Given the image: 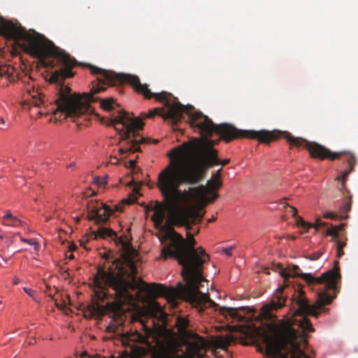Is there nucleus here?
Returning <instances> with one entry per match:
<instances>
[{
	"mask_svg": "<svg viewBox=\"0 0 358 358\" xmlns=\"http://www.w3.org/2000/svg\"><path fill=\"white\" fill-rule=\"evenodd\" d=\"M144 93L146 97L155 96L158 100L164 101L169 108L166 117L172 118V124L176 125L184 117V113L187 115V123L190 127L199 134L202 138H192L188 142L172 149L166 157H217V150L215 145L218 141L223 140L229 143L238 138H247L257 140L261 143L268 144L284 138L292 147L305 148L310 157H340L341 152H334L324 146L301 137H294L287 131L278 130H241L229 123L215 124L211 119L203 113L196 110L191 105L184 106L172 94L163 91L159 93H151L144 86Z\"/></svg>",
	"mask_w": 358,
	"mask_h": 358,
	"instance_id": "1",
	"label": "nucleus"
},
{
	"mask_svg": "<svg viewBox=\"0 0 358 358\" xmlns=\"http://www.w3.org/2000/svg\"><path fill=\"white\" fill-rule=\"evenodd\" d=\"M337 273L329 270L320 277L311 273L304 274L303 279L310 289L316 293L317 300L310 304L303 294H299L293 299L296 306L292 317L282 322L281 327L274 330L272 336H265L264 345L266 354L271 358H306L302 346L307 344L306 332L314 329L307 315L315 317L322 312L329 309L324 306L331 303L334 296L329 293L336 287Z\"/></svg>",
	"mask_w": 358,
	"mask_h": 358,
	"instance_id": "2",
	"label": "nucleus"
},
{
	"mask_svg": "<svg viewBox=\"0 0 358 358\" xmlns=\"http://www.w3.org/2000/svg\"><path fill=\"white\" fill-rule=\"evenodd\" d=\"M156 227L164 229V235L159 237L162 244L168 241L161 250V257L166 259H176L182 266V275L185 282L184 291L187 301L199 309L210 301L208 295L199 290L200 284L204 281L202 275V265L208 260V255L201 247L195 248L196 241L193 235L187 232V240L168 226L166 212L163 206L158 204L152 216Z\"/></svg>",
	"mask_w": 358,
	"mask_h": 358,
	"instance_id": "3",
	"label": "nucleus"
},
{
	"mask_svg": "<svg viewBox=\"0 0 358 358\" xmlns=\"http://www.w3.org/2000/svg\"><path fill=\"white\" fill-rule=\"evenodd\" d=\"M85 66L88 68L92 74L99 76L96 82L92 83L90 92L83 93L82 96L76 93L72 94L71 89L69 87L59 84L57 87L56 98L54 100L56 108L53 109L49 108L48 104L45 100V96L41 92L35 90L34 86H27L25 90L31 96V99L23 101L22 102V107L28 106L29 109L31 107L38 108V114L40 116L50 113L55 115L59 113L60 115L58 118H62V115H64V119L67 117H76L90 113L92 107L90 103L98 101L100 102L101 108L107 111L112 110L115 104L113 98L101 99L99 97H96L95 94L104 91L106 89L105 85H116L126 83V82L112 83L105 78L103 73L94 72L92 68L99 69V67L91 64H85ZM127 83L129 84V82H127Z\"/></svg>",
	"mask_w": 358,
	"mask_h": 358,
	"instance_id": "4",
	"label": "nucleus"
},
{
	"mask_svg": "<svg viewBox=\"0 0 358 358\" xmlns=\"http://www.w3.org/2000/svg\"><path fill=\"white\" fill-rule=\"evenodd\" d=\"M94 72H101L108 80L112 83H118L122 82H129V85L135 90V91L144 96L145 99H150L152 98L162 102L164 107L166 109L164 112L163 108H155L150 110L148 113H142L139 117H131L128 113L124 110H119L117 115L113 118L105 120L101 118V122L107 126H112L118 131L120 137L122 140L121 145L118 147V151L120 155L127 154L131 155L136 152H141L142 148L141 144L147 143L149 141L139 135L138 132L143 129L144 126L143 119L153 118L156 115L162 117L164 120H171V117H166L169 113V108L165 106L164 101L158 100L155 96L150 98L146 97L143 92L144 86L147 90L152 93L146 84H142L137 76L126 73H117L113 71H106L102 69L92 68Z\"/></svg>",
	"mask_w": 358,
	"mask_h": 358,
	"instance_id": "5",
	"label": "nucleus"
},
{
	"mask_svg": "<svg viewBox=\"0 0 358 358\" xmlns=\"http://www.w3.org/2000/svg\"><path fill=\"white\" fill-rule=\"evenodd\" d=\"M0 34L15 41L25 52L38 59L44 66L54 68L60 64L63 67L52 73L50 83H60L74 76L72 69L78 65V62L44 35L34 30L27 31L24 27L9 22L1 23Z\"/></svg>",
	"mask_w": 358,
	"mask_h": 358,
	"instance_id": "6",
	"label": "nucleus"
},
{
	"mask_svg": "<svg viewBox=\"0 0 358 358\" xmlns=\"http://www.w3.org/2000/svg\"><path fill=\"white\" fill-rule=\"evenodd\" d=\"M208 158H170L168 165L159 173L157 187L168 208L179 206L189 198L192 201L203 199L201 189L189 187V194L179 189L180 185H196L203 178ZM219 159L220 158H215Z\"/></svg>",
	"mask_w": 358,
	"mask_h": 358,
	"instance_id": "7",
	"label": "nucleus"
},
{
	"mask_svg": "<svg viewBox=\"0 0 358 358\" xmlns=\"http://www.w3.org/2000/svg\"><path fill=\"white\" fill-rule=\"evenodd\" d=\"M105 258L108 262H112L113 264H116L118 273H115L110 266H109L108 271L105 267L99 266L94 276L93 282L94 286L99 290H103L107 287L112 288L117 300H131L133 295L130 291H134L137 288L135 278L131 277V274L127 273L123 268H120L117 262L118 259H113L108 255H106Z\"/></svg>",
	"mask_w": 358,
	"mask_h": 358,
	"instance_id": "8",
	"label": "nucleus"
},
{
	"mask_svg": "<svg viewBox=\"0 0 358 358\" xmlns=\"http://www.w3.org/2000/svg\"><path fill=\"white\" fill-rule=\"evenodd\" d=\"M96 238H100L113 241L120 248L122 255H127L132 252V245L129 236L124 234L119 236L115 231L107 227L101 225L94 231Z\"/></svg>",
	"mask_w": 358,
	"mask_h": 358,
	"instance_id": "9",
	"label": "nucleus"
},
{
	"mask_svg": "<svg viewBox=\"0 0 358 358\" xmlns=\"http://www.w3.org/2000/svg\"><path fill=\"white\" fill-rule=\"evenodd\" d=\"M285 286H279L273 292L271 300L263 304L261 310L264 317L271 320L274 319L275 316L272 314V312L285 306L287 298V294L285 293Z\"/></svg>",
	"mask_w": 358,
	"mask_h": 358,
	"instance_id": "10",
	"label": "nucleus"
},
{
	"mask_svg": "<svg viewBox=\"0 0 358 358\" xmlns=\"http://www.w3.org/2000/svg\"><path fill=\"white\" fill-rule=\"evenodd\" d=\"M88 217L97 224L106 222L113 213L110 207L102 202L96 201L88 204Z\"/></svg>",
	"mask_w": 358,
	"mask_h": 358,
	"instance_id": "11",
	"label": "nucleus"
},
{
	"mask_svg": "<svg viewBox=\"0 0 358 358\" xmlns=\"http://www.w3.org/2000/svg\"><path fill=\"white\" fill-rule=\"evenodd\" d=\"M19 71L17 69L10 65L0 66V87H8L14 84L19 79Z\"/></svg>",
	"mask_w": 358,
	"mask_h": 358,
	"instance_id": "12",
	"label": "nucleus"
},
{
	"mask_svg": "<svg viewBox=\"0 0 358 358\" xmlns=\"http://www.w3.org/2000/svg\"><path fill=\"white\" fill-rule=\"evenodd\" d=\"M179 347L173 343H169L163 346L155 358H183L186 356V353L182 351L179 353Z\"/></svg>",
	"mask_w": 358,
	"mask_h": 358,
	"instance_id": "13",
	"label": "nucleus"
},
{
	"mask_svg": "<svg viewBox=\"0 0 358 358\" xmlns=\"http://www.w3.org/2000/svg\"><path fill=\"white\" fill-rule=\"evenodd\" d=\"M345 227V223H341L338 225H331L328 227L326 229V234L327 236H329L332 238H339L342 234H345V233L341 232L344 230Z\"/></svg>",
	"mask_w": 358,
	"mask_h": 358,
	"instance_id": "14",
	"label": "nucleus"
},
{
	"mask_svg": "<svg viewBox=\"0 0 358 358\" xmlns=\"http://www.w3.org/2000/svg\"><path fill=\"white\" fill-rule=\"evenodd\" d=\"M287 213L295 218L296 224L299 227L303 229H308L310 227L309 223L305 222L301 217L297 215V210L294 207L289 206Z\"/></svg>",
	"mask_w": 358,
	"mask_h": 358,
	"instance_id": "15",
	"label": "nucleus"
},
{
	"mask_svg": "<svg viewBox=\"0 0 358 358\" xmlns=\"http://www.w3.org/2000/svg\"><path fill=\"white\" fill-rule=\"evenodd\" d=\"M336 245L337 257H341L344 255L343 248L346 245L347 236L346 234H342L339 238H333Z\"/></svg>",
	"mask_w": 358,
	"mask_h": 358,
	"instance_id": "16",
	"label": "nucleus"
},
{
	"mask_svg": "<svg viewBox=\"0 0 358 358\" xmlns=\"http://www.w3.org/2000/svg\"><path fill=\"white\" fill-rule=\"evenodd\" d=\"M273 270L278 272L280 277L284 280H286L291 276V274L282 266V264L274 266Z\"/></svg>",
	"mask_w": 358,
	"mask_h": 358,
	"instance_id": "17",
	"label": "nucleus"
},
{
	"mask_svg": "<svg viewBox=\"0 0 358 358\" xmlns=\"http://www.w3.org/2000/svg\"><path fill=\"white\" fill-rule=\"evenodd\" d=\"M107 178H108V176L106 175H105L103 176H94L93 178L92 182L94 185H97L99 187H102L106 185Z\"/></svg>",
	"mask_w": 358,
	"mask_h": 358,
	"instance_id": "18",
	"label": "nucleus"
},
{
	"mask_svg": "<svg viewBox=\"0 0 358 358\" xmlns=\"http://www.w3.org/2000/svg\"><path fill=\"white\" fill-rule=\"evenodd\" d=\"M324 251H323V249L322 248H320V250H318L316 252H313L310 254H308L306 255V258L307 259H309V260H311V261H315V260H317L319 259L322 255L323 254Z\"/></svg>",
	"mask_w": 358,
	"mask_h": 358,
	"instance_id": "19",
	"label": "nucleus"
},
{
	"mask_svg": "<svg viewBox=\"0 0 358 358\" xmlns=\"http://www.w3.org/2000/svg\"><path fill=\"white\" fill-rule=\"evenodd\" d=\"M177 324L178 326V328L181 331H184L186 329V328L189 325V321L187 319L184 317H178L177 319Z\"/></svg>",
	"mask_w": 358,
	"mask_h": 358,
	"instance_id": "20",
	"label": "nucleus"
},
{
	"mask_svg": "<svg viewBox=\"0 0 358 358\" xmlns=\"http://www.w3.org/2000/svg\"><path fill=\"white\" fill-rule=\"evenodd\" d=\"M150 287V291L153 293L159 294L162 292V285L153 282L148 285Z\"/></svg>",
	"mask_w": 358,
	"mask_h": 358,
	"instance_id": "21",
	"label": "nucleus"
},
{
	"mask_svg": "<svg viewBox=\"0 0 358 358\" xmlns=\"http://www.w3.org/2000/svg\"><path fill=\"white\" fill-rule=\"evenodd\" d=\"M173 222L176 225H182L186 222V219L181 215H176L173 217Z\"/></svg>",
	"mask_w": 358,
	"mask_h": 358,
	"instance_id": "22",
	"label": "nucleus"
},
{
	"mask_svg": "<svg viewBox=\"0 0 358 358\" xmlns=\"http://www.w3.org/2000/svg\"><path fill=\"white\" fill-rule=\"evenodd\" d=\"M18 236H20V235L17 233L13 234L12 236H7L5 237V243L8 245H10L15 241V238H17Z\"/></svg>",
	"mask_w": 358,
	"mask_h": 358,
	"instance_id": "23",
	"label": "nucleus"
},
{
	"mask_svg": "<svg viewBox=\"0 0 358 358\" xmlns=\"http://www.w3.org/2000/svg\"><path fill=\"white\" fill-rule=\"evenodd\" d=\"M323 216L326 219L336 220L338 217V214L332 211H326Z\"/></svg>",
	"mask_w": 358,
	"mask_h": 358,
	"instance_id": "24",
	"label": "nucleus"
},
{
	"mask_svg": "<svg viewBox=\"0 0 358 358\" xmlns=\"http://www.w3.org/2000/svg\"><path fill=\"white\" fill-rule=\"evenodd\" d=\"M3 219L6 221L14 220L15 222H19V218L12 215L10 211H7L3 217Z\"/></svg>",
	"mask_w": 358,
	"mask_h": 358,
	"instance_id": "25",
	"label": "nucleus"
},
{
	"mask_svg": "<svg viewBox=\"0 0 358 358\" xmlns=\"http://www.w3.org/2000/svg\"><path fill=\"white\" fill-rule=\"evenodd\" d=\"M23 290L24 291V292L27 294H28L29 296H31V298L35 299V294L36 293V292L35 290H34L33 289H31L30 287H24Z\"/></svg>",
	"mask_w": 358,
	"mask_h": 358,
	"instance_id": "26",
	"label": "nucleus"
},
{
	"mask_svg": "<svg viewBox=\"0 0 358 358\" xmlns=\"http://www.w3.org/2000/svg\"><path fill=\"white\" fill-rule=\"evenodd\" d=\"M19 237L22 242L26 243L30 245H34L35 247H36L37 243L36 241H34L33 239H28V238H25L21 237V236H19Z\"/></svg>",
	"mask_w": 358,
	"mask_h": 358,
	"instance_id": "27",
	"label": "nucleus"
},
{
	"mask_svg": "<svg viewBox=\"0 0 358 358\" xmlns=\"http://www.w3.org/2000/svg\"><path fill=\"white\" fill-rule=\"evenodd\" d=\"M6 225L18 227L22 224V222L19 219V222H15L14 220H10L8 222L4 223Z\"/></svg>",
	"mask_w": 358,
	"mask_h": 358,
	"instance_id": "28",
	"label": "nucleus"
},
{
	"mask_svg": "<svg viewBox=\"0 0 358 358\" xmlns=\"http://www.w3.org/2000/svg\"><path fill=\"white\" fill-rule=\"evenodd\" d=\"M129 168L131 169L133 172H136L139 170V168L136 165V162L130 160L129 162Z\"/></svg>",
	"mask_w": 358,
	"mask_h": 358,
	"instance_id": "29",
	"label": "nucleus"
},
{
	"mask_svg": "<svg viewBox=\"0 0 358 358\" xmlns=\"http://www.w3.org/2000/svg\"><path fill=\"white\" fill-rule=\"evenodd\" d=\"M234 248L232 246L223 248L224 253L228 257H231L232 255L231 250Z\"/></svg>",
	"mask_w": 358,
	"mask_h": 358,
	"instance_id": "30",
	"label": "nucleus"
},
{
	"mask_svg": "<svg viewBox=\"0 0 358 358\" xmlns=\"http://www.w3.org/2000/svg\"><path fill=\"white\" fill-rule=\"evenodd\" d=\"M217 196H218V194H217L216 192H214V193L213 194V196H212V198H211V199H210L208 200V201H210V202L213 201L215 199H217Z\"/></svg>",
	"mask_w": 358,
	"mask_h": 358,
	"instance_id": "31",
	"label": "nucleus"
},
{
	"mask_svg": "<svg viewBox=\"0 0 358 358\" xmlns=\"http://www.w3.org/2000/svg\"><path fill=\"white\" fill-rule=\"evenodd\" d=\"M316 224H317L318 227H322V225L325 224V223H324L320 220H317V222H316Z\"/></svg>",
	"mask_w": 358,
	"mask_h": 358,
	"instance_id": "32",
	"label": "nucleus"
},
{
	"mask_svg": "<svg viewBox=\"0 0 358 358\" xmlns=\"http://www.w3.org/2000/svg\"><path fill=\"white\" fill-rule=\"evenodd\" d=\"M351 171L352 169L348 171H345L343 173V178H346Z\"/></svg>",
	"mask_w": 358,
	"mask_h": 358,
	"instance_id": "33",
	"label": "nucleus"
},
{
	"mask_svg": "<svg viewBox=\"0 0 358 358\" xmlns=\"http://www.w3.org/2000/svg\"><path fill=\"white\" fill-rule=\"evenodd\" d=\"M20 282V279L17 277L13 278V284L17 285Z\"/></svg>",
	"mask_w": 358,
	"mask_h": 358,
	"instance_id": "34",
	"label": "nucleus"
},
{
	"mask_svg": "<svg viewBox=\"0 0 358 358\" xmlns=\"http://www.w3.org/2000/svg\"><path fill=\"white\" fill-rule=\"evenodd\" d=\"M136 272H137L136 268L134 266H131V274L135 275Z\"/></svg>",
	"mask_w": 358,
	"mask_h": 358,
	"instance_id": "35",
	"label": "nucleus"
},
{
	"mask_svg": "<svg viewBox=\"0 0 358 358\" xmlns=\"http://www.w3.org/2000/svg\"><path fill=\"white\" fill-rule=\"evenodd\" d=\"M0 123L2 124H5V120L3 117H0Z\"/></svg>",
	"mask_w": 358,
	"mask_h": 358,
	"instance_id": "36",
	"label": "nucleus"
},
{
	"mask_svg": "<svg viewBox=\"0 0 358 358\" xmlns=\"http://www.w3.org/2000/svg\"><path fill=\"white\" fill-rule=\"evenodd\" d=\"M345 209L348 210L350 209V206L348 204H345Z\"/></svg>",
	"mask_w": 358,
	"mask_h": 358,
	"instance_id": "37",
	"label": "nucleus"
},
{
	"mask_svg": "<svg viewBox=\"0 0 358 358\" xmlns=\"http://www.w3.org/2000/svg\"><path fill=\"white\" fill-rule=\"evenodd\" d=\"M75 163H71L69 165V167L71 168V167H73L75 166Z\"/></svg>",
	"mask_w": 358,
	"mask_h": 358,
	"instance_id": "38",
	"label": "nucleus"
},
{
	"mask_svg": "<svg viewBox=\"0 0 358 358\" xmlns=\"http://www.w3.org/2000/svg\"><path fill=\"white\" fill-rule=\"evenodd\" d=\"M350 159H352V160H350V161L349 162V164H350V165H352V160H354V159H355V158H350Z\"/></svg>",
	"mask_w": 358,
	"mask_h": 358,
	"instance_id": "39",
	"label": "nucleus"
},
{
	"mask_svg": "<svg viewBox=\"0 0 358 358\" xmlns=\"http://www.w3.org/2000/svg\"><path fill=\"white\" fill-rule=\"evenodd\" d=\"M229 162V159H227L224 160L223 164H227Z\"/></svg>",
	"mask_w": 358,
	"mask_h": 358,
	"instance_id": "40",
	"label": "nucleus"
},
{
	"mask_svg": "<svg viewBox=\"0 0 358 358\" xmlns=\"http://www.w3.org/2000/svg\"><path fill=\"white\" fill-rule=\"evenodd\" d=\"M86 354H87V352H83V354H82V357H83V356L86 355Z\"/></svg>",
	"mask_w": 358,
	"mask_h": 358,
	"instance_id": "41",
	"label": "nucleus"
},
{
	"mask_svg": "<svg viewBox=\"0 0 358 358\" xmlns=\"http://www.w3.org/2000/svg\"><path fill=\"white\" fill-rule=\"evenodd\" d=\"M73 257H73V255H71L69 256V259H73Z\"/></svg>",
	"mask_w": 358,
	"mask_h": 358,
	"instance_id": "42",
	"label": "nucleus"
},
{
	"mask_svg": "<svg viewBox=\"0 0 358 358\" xmlns=\"http://www.w3.org/2000/svg\"><path fill=\"white\" fill-rule=\"evenodd\" d=\"M221 185V184L219 182L217 185H216V187H219Z\"/></svg>",
	"mask_w": 358,
	"mask_h": 358,
	"instance_id": "43",
	"label": "nucleus"
},
{
	"mask_svg": "<svg viewBox=\"0 0 358 358\" xmlns=\"http://www.w3.org/2000/svg\"><path fill=\"white\" fill-rule=\"evenodd\" d=\"M115 159H116V162L115 163H117L119 162L118 158L115 157Z\"/></svg>",
	"mask_w": 358,
	"mask_h": 358,
	"instance_id": "44",
	"label": "nucleus"
},
{
	"mask_svg": "<svg viewBox=\"0 0 358 358\" xmlns=\"http://www.w3.org/2000/svg\"><path fill=\"white\" fill-rule=\"evenodd\" d=\"M2 239H3V236L0 235V240H2Z\"/></svg>",
	"mask_w": 358,
	"mask_h": 358,
	"instance_id": "45",
	"label": "nucleus"
},
{
	"mask_svg": "<svg viewBox=\"0 0 358 358\" xmlns=\"http://www.w3.org/2000/svg\"><path fill=\"white\" fill-rule=\"evenodd\" d=\"M221 169H222L221 168L219 169V170L217 171V173H219L221 171Z\"/></svg>",
	"mask_w": 358,
	"mask_h": 358,
	"instance_id": "46",
	"label": "nucleus"
},
{
	"mask_svg": "<svg viewBox=\"0 0 358 358\" xmlns=\"http://www.w3.org/2000/svg\"><path fill=\"white\" fill-rule=\"evenodd\" d=\"M104 290H105V289L101 290V291L103 292V294H106V292H104Z\"/></svg>",
	"mask_w": 358,
	"mask_h": 358,
	"instance_id": "47",
	"label": "nucleus"
},
{
	"mask_svg": "<svg viewBox=\"0 0 358 358\" xmlns=\"http://www.w3.org/2000/svg\"><path fill=\"white\" fill-rule=\"evenodd\" d=\"M1 21H3V19H2L1 17H0V22H1Z\"/></svg>",
	"mask_w": 358,
	"mask_h": 358,
	"instance_id": "48",
	"label": "nucleus"
},
{
	"mask_svg": "<svg viewBox=\"0 0 358 358\" xmlns=\"http://www.w3.org/2000/svg\"><path fill=\"white\" fill-rule=\"evenodd\" d=\"M1 303H2V301H1V300H0V304H1Z\"/></svg>",
	"mask_w": 358,
	"mask_h": 358,
	"instance_id": "49",
	"label": "nucleus"
}]
</instances>
